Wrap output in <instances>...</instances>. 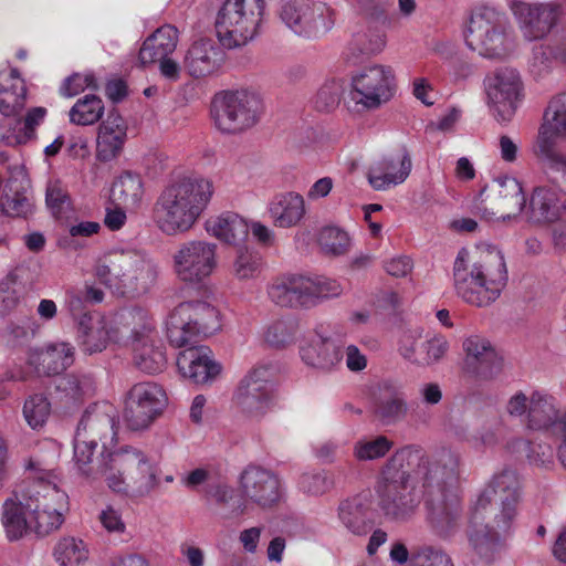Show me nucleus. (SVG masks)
I'll list each match as a JSON object with an SVG mask.
<instances>
[{
    "label": "nucleus",
    "mask_w": 566,
    "mask_h": 566,
    "mask_svg": "<svg viewBox=\"0 0 566 566\" xmlns=\"http://www.w3.org/2000/svg\"><path fill=\"white\" fill-rule=\"evenodd\" d=\"M96 453L95 440L75 436L73 461L86 482L102 478L111 492L130 500L147 497L159 486L158 465L144 450L125 446L101 460Z\"/></svg>",
    "instance_id": "1"
},
{
    "label": "nucleus",
    "mask_w": 566,
    "mask_h": 566,
    "mask_svg": "<svg viewBox=\"0 0 566 566\" xmlns=\"http://www.w3.org/2000/svg\"><path fill=\"white\" fill-rule=\"evenodd\" d=\"M214 193L213 181L196 174L175 176L161 190L154 207V220L167 234L190 230Z\"/></svg>",
    "instance_id": "2"
},
{
    "label": "nucleus",
    "mask_w": 566,
    "mask_h": 566,
    "mask_svg": "<svg viewBox=\"0 0 566 566\" xmlns=\"http://www.w3.org/2000/svg\"><path fill=\"white\" fill-rule=\"evenodd\" d=\"M506 282V264L499 251L478 247L458 253L453 263V286L467 304L491 305L500 297Z\"/></svg>",
    "instance_id": "3"
},
{
    "label": "nucleus",
    "mask_w": 566,
    "mask_h": 566,
    "mask_svg": "<svg viewBox=\"0 0 566 566\" xmlns=\"http://www.w3.org/2000/svg\"><path fill=\"white\" fill-rule=\"evenodd\" d=\"M517 476L513 471H503L494 476L490 489L479 497L470 523V541L479 553L484 546L505 535L515 517Z\"/></svg>",
    "instance_id": "4"
},
{
    "label": "nucleus",
    "mask_w": 566,
    "mask_h": 566,
    "mask_svg": "<svg viewBox=\"0 0 566 566\" xmlns=\"http://www.w3.org/2000/svg\"><path fill=\"white\" fill-rule=\"evenodd\" d=\"M95 275L115 294L139 297L156 284L157 265L149 259L125 251H114L95 268Z\"/></svg>",
    "instance_id": "5"
},
{
    "label": "nucleus",
    "mask_w": 566,
    "mask_h": 566,
    "mask_svg": "<svg viewBox=\"0 0 566 566\" xmlns=\"http://www.w3.org/2000/svg\"><path fill=\"white\" fill-rule=\"evenodd\" d=\"M397 90L394 67L371 63L352 74L344 106L350 114L374 112L389 104L395 98Z\"/></svg>",
    "instance_id": "6"
},
{
    "label": "nucleus",
    "mask_w": 566,
    "mask_h": 566,
    "mask_svg": "<svg viewBox=\"0 0 566 566\" xmlns=\"http://www.w3.org/2000/svg\"><path fill=\"white\" fill-rule=\"evenodd\" d=\"M221 326L219 308L203 300L180 303L166 323L168 339L176 347L186 346L196 335H211Z\"/></svg>",
    "instance_id": "7"
},
{
    "label": "nucleus",
    "mask_w": 566,
    "mask_h": 566,
    "mask_svg": "<svg viewBox=\"0 0 566 566\" xmlns=\"http://www.w3.org/2000/svg\"><path fill=\"white\" fill-rule=\"evenodd\" d=\"M263 9V0H226L216 18V31L220 42L232 49L253 40Z\"/></svg>",
    "instance_id": "8"
},
{
    "label": "nucleus",
    "mask_w": 566,
    "mask_h": 566,
    "mask_svg": "<svg viewBox=\"0 0 566 566\" xmlns=\"http://www.w3.org/2000/svg\"><path fill=\"white\" fill-rule=\"evenodd\" d=\"M465 42L480 55L497 59L512 50V39L505 18L492 8H481L470 18Z\"/></svg>",
    "instance_id": "9"
},
{
    "label": "nucleus",
    "mask_w": 566,
    "mask_h": 566,
    "mask_svg": "<svg viewBox=\"0 0 566 566\" xmlns=\"http://www.w3.org/2000/svg\"><path fill=\"white\" fill-rule=\"evenodd\" d=\"M262 109V99L256 93L235 91L214 99L212 115L220 132L239 134L258 123Z\"/></svg>",
    "instance_id": "10"
},
{
    "label": "nucleus",
    "mask_w": 566,
    "mask_h": 566,
    "mask_svg": "<svg viewBox=\"0 0 566 566\" xmlns=\"http://www.w3.org/2000/svg\"><path fill=\"white\" fill-rule=\"evenodd\" d=\"M385 482L379 490L380 505L385 514L392 518L409 516L419 504L415 488L406 469V457L396 453L385 469Z\"/></svg>",
    "instance_id": "11"
},
{
    "label": "nucleus",
    "mask_w": 566,
    "mask_h": 566,
    "mask_svg": "<svg viewBox=\"0 0 566 566\" xmlns=\"http://www.w3.org/2000/svg\"><path fill=\"white\" fill-rule=\"evenodd\" d=\"M32 533L45 537L61 530L70 511L66 492L52 483H31Z\"/></svg>",
    "instance_id": "12"
},
{
    "label": "nucleus",
    "mask_w": 566,
    "mask_h": 566,
    "mask_svg": "<svg viewBox=\"0 0 566 566\" xmlns=\"http://www.w3.org/2000/svg\"><path fill=\"white\" fill-rule=\"evenodd\" d=\"M486 102L497 120L510 122L524 99V83L520 72L501 66L484 81Z\"/></svg>",
    "instance_id": "13"
},
{
    "label": "nucleus",
    "mask_w": 566,
    "mask_h": 566,
    "mask_svg": "<svg viewBox=\"0 0 566 566\" xmlns=\"http://www.w3.org/2000/svg\"><path fill=\"white\" fill-rule=\"evenodd\" d=\"M266 366H255L239 382L234 392L237 408L247 417L259 419L275 407V394Z\"/></svg>",
    "instance_id": "14"
},
{
    "label": "nucleus",
    "mask_w": 566,
    "mask_h": 566,
    "mask_svg": "<svg viewBox=\"0 0 566 566\" xmlns=\"http://www.w3.org/2000/svg\"><path fill=\"white\" fill-rule=\"evenodd\" d=\"M167 396L163 387L153 381L135 384L125 401L124 418L129 429H147L164 411Z\"/></svg>",
    "instance_id": "15"
},
{
    "label": "nucleus",
    "mask_w": 566,
    "mask_h": 566,
    "mask_svg": "<svg viewBox=\"0 0 566 566\" xmlns=\"http://www.w3.org/2000/svg\"><path fill=\"white\" fill-rule=\"evenodd\" d=\"M526 198L521 184L514 178H503L484 188L479 198L478 210L490 220H510L520 216Z\"/></svg>",
    "instance_id": "16"
},
{
    "label": "nucleus",
    "mask_w": 566,
    "mask_h": 566,
    "mask_svg": "<svg viewBox=\"0 0 566 566\" xmlns=\"http://www.w3.org/2000/svg\"><path fill=\"white\" fill-rule=\"evenodd\" d=\"M281 18L295 33L306 38L321 36L335 23L334 11L324 3L305 0L289 1L282 7Z\"/></svg>",
    "instance_id": "17"
},
{
    "label": "nucleus",
    "mask_w": 566,
    "mask_h": 566,
    "mask_svg": "<svg viewBox=\"0 0 566 566\" xmlns=\"http://www.w3.org/2000/svg\"><path fill=\"white\" fill-rule=\"evenodd\" d=\"M217 264V245L207 241L187 242L174 255L175 272L184 282H201L213 273Z\"/></svg>",
    "instance_id": "18"
},
{
    "label": "nucleus",
    "mask_w": 566,
    "mask_h": 566,
    "mask_svg": "<svg viewBox=\"0 0 566 566\" xmlns=\"http://www.w3.org/2000/svg\"><path fill=\"white\" fill-rule=\"evenodd\" d=\"M238 491L245 504L270 507L283 495L280 478L265 468L248 465L238 478Z\"/></svg>",
    "instance_id": "19"
},
{
    "label": "nucleus",
    "mask_w": 566,
    "mask_h": 566,
    "mask_svg": "<svg viewBox=\"0 0 566 566\" xmlns=\"http://www.w3.org/2000/svg\"><path fill=\"white\" fill-rule=\"evenodd\" d=\"M32 486H15L2 501L0 524L8 541L15 542L32 533Z\"/></svg>",
    "instance_id": "20"
},
{
    "label": "nucleus",
    "mask_w": 566,
    "mask_h": 566,
    "mask_svg": "<svg viewBox=\"0 0 566 566\" xmlns=\"http://www.w3.org/2000/svg\"><path fill=\"white\" fill-rule=\"evenodd\" d=\"M398 350L409 363L427 367L438 364L447 356L449 342L441 334L412 328L401 334Z\"/></svg>",
    "instance_id": "21"
},
{
    "label": "nucleus",
    "mask_w": 566,
    "mask_h": 566,
    "mask_svg": "<svg viewBox=\"0 0 566 566\" xmlns=\"http://www.w3.org/2000/svg\"><path fill=\"white\" fill-rule=\"evenodd\" d=\"M462 348V369L467 375L491 378L499 373L501 359L489 339L480 335H470L464 338Z\"/></svg>",
    "instance_id": "22"
},
{
    "label": "nucleus",
    "mask_w": 566,
    "mask_h": 566,
    "mask_svg": "<svg viewBox=\"0 0 566 566\" xmlns=\"http://www.w3.org/2000/svg\"><path fill=\"white\" fill-rule=\"evenodd\" d=\"M128 126L122 115L109 112L97 127L95 138V158L101 163L117 159L127 142Z\"/></svg>",
    "instance_id": "23"
},
{
    "label": "nucleus",
    "mask_w": 566,
    "mask_h": 566,
    "mask_svg": "<svg viewBox=\"0 0 566 566\" xmlns=\"http://www.w3.org/2000/svg\"><path fill=\"white\" fill-rule=\"evenodd\" d=\"M27 88L15 69L0 71V132L6 130V123L21 125V113L25 107Z\"/></svg>",
    "instance_id": "24"
},
{
    "label": "nucleus",
    "mask_w": 566,
    "mask_h": 566,
    "mask_svg": "<svg viewBox=\"0 0 566 566\" xmlns=\"http://www.w3.org/2000/svg\"><path fill=\"white\" fill-rule=\"evenodd\" d=\"M512 10L520 20L525 36L531 40L544 38L556 24L560 14L559 7L552 3L531 4L515 1Z\"/></svg>",
    "instance_id": "25"
},
{
    "label": "nucleus",
    "mask_w": 566,
    "mask_h": 566,
    "mask_svg": "<svg viewBox=\"0 0 566 566\" xmlns=\"http://www.w3.org/2000/svg\"><path fill=\"white\" fill-rule=\"evenodd\" d=\"M177 367L182 377L198 385L211 382L221 371L206 346L187 347L178 354Z\"/></svg>",
    "instance_id": "26"
},
{
    "label": "nucleus",
    "mask_w": 566,
    "mask_h": 566,
    "mask_svg": "<svg viewBox=\"0 0 566 566\" xmlns=\"http://www.w3.org/2000/svg\"><path fill=\"white\" fill-rule=\"evenodd\" d=\"M81 346L85 353H101L119 339V331L113 319L103 315H85L80 322Z\"/></svg>",
    "instance_id": "27"
},
{
    "label": "nucleus",
    "mask_w": 566,
    "mask_h": 566,
    "mask_svg": "<svg viewBox=\"0 0 566 566\" xmlns=\"http://www.w3.org/2000/svg\"><path fill=\"white\" fill-rule=\"evenodd\" d=\"M30 180L22 166L10 170V177L2 187L1 210L11 217H25L32 212V203L28 197Z\"/></svg>",
    "instance_id": "28"
},
{
    "label": "nucleus",
    "mask_w": 566,
    "mask_h": 566,
    "mask_svg": "<svg viewBox=\"0 0 566 566\" xmlns=\"http://www.w3.org/2000/svg\"><path fill=\"white\" fill-rule=\"evenodd\" d=\"M411 171V160L407 154L382 157L368 169V181L376 190H386L402 184Z\"/></svg>",
    "instance_id": "29"
},
{
    "label": "nucleus",
    "mask_w": 566,
    "mask_h": 566,
    "mask_svg": "<svg viewBox=\"0 0 566 566\" xmlns=\"http://www.w3.org/2000/svg\"><path fill=\"white\" fill-rule=\"evenodd\" d=\"M314 280L304 276H290L274 283L269 295L271 300L282 307H312Z\"/></svg>",
    "instance_id": "30"
},
{
    "label": "nucleus",
    "mask_w": 566,
    "mask_h": 566,
    "mask_svg": "<svg viewBox=\"0 0 566 566\" xmlns=\"http://www.w3.org/2000/svg\"><path fill=\"white\" fill-rule=\"evenodd\" d=\"M222 61L219 48L211 40L201 39L187 49L182 66L191 77L200 78L217 72Z\"/></svg>",
    "instance_id": "31"
},
{
    "label": "nucleus",
    "mask_w": 566,
    "mask_h": 566,
    "mask_svg": "<svg viewBox=\"0 0 566 566\" xmlns=\"http://www.w3.org/2000/svg\"><path fill=\"white\" fill-rule=\"evenodd\" d=\"M273 224L281 229L298 227L305 220V198L296 191H285L272 198L268 207Z\"/></svg>",
    "instance_id": "32"
},
{
    "label": "nucleus",
    "mask_w": 566,
    "mask_h": 566,
    "mask_svg": "<svg viewBox=\"0 0 566 566\" xmlns=\"http://www.w3.org/2000/svg\"><path fill=\"white\" fill-rule=\"evenodd\" d=\"M564 422V416H558L554 400L543 394L534 392L530 398V408L526 417V428L533 431L552 430L559 438L558 424Z\"/></svg>",
    "instance_id": "33"
},
{
    "label": "nucleus",
    "mask_w": 566,
    "mask_h": 566,
    "mask_svg": "<svg viewBox=\"0 0 566 566\" xmlns=\"http://www.w3.org/2000/svg\"><path fill=\"white\" fill-rule=\"evenodd\" d=\"M73 348L66 343L32 348L28 354V363L39 374L55 375L63 371L71 363Z\"/></svg>",
    "instance_id": "34"
},
{
    "label": "nucleus",
    "mask_w": 566,
    "mask_h": 566,
    "mask_svg": "<svg viewBox=\"0 0 566 566\" xmlns=\"http://www.w3.org/2000/svg\"><path fill=\"white\" fill-rule=\"evenodd\" d=\"M566 139V92L554 96L539 126L535 144H557Z\"/></svg>",
    "instance_id": "35"
},
{
    "label": "nucleus",
    "mask_w": 566,
    "mask_h": 566,
    "mask_svg": "<svg viewBox=\"0 0 566 566\" xmlns=\"http://www.w3.org/2000/svg\"><path fill=\"white\" fill-rule=\"evenodd\" d=\"M206 230L212 237L230 245H240L248 239V222L234 212H223L206 221Z\"/></svg>",
    "instance_id": "36"
},
{
    "label": "nucleus",
    "mask_w": 566,
    "mask_h": 566,
    "mask_svg": "<svg viewBox=\"0 0 566 566\" xmlns=\"http://www.w3.org/2000/svg\"><path fill=\"white\" fill-rule=\"evenodd\" d=\"M179 41L178 30L169 24L158 28L143 43L138 60L143 66L157 62L158 59L169 56L177 48Z\"/></svg>",
    "instance_id": "37"
},
{
    "label": "nucleus",
    "mask_w": 566,
    "mask_h": 566,
    "mask_svg": "<svg viewBox=\"0 0 566 566\" xmlns=\"http://www.w3.org/2000/svg\"><path fill=\"white\" fill-rule=\"evenodd\" d=\"M114 434V408L109 405H95L83 416L76 437L95 440L97 443Z\"/></svg>",
    "instance_id": "38"
},
{
    "label": "nucleus",
    "mask_w": 566,
    "mask_h": 566,
    "mask_svg": "<svg viewBox=\"0 0 566 566\" xmlns=\"http://www.w3.org/2000/svg\"><path fill=\"white\" fill-rule=\"evenodd\" d=\"M303 361L314 368L331 370L342 360L336 344L322 336L312 337L301 350Z\"/></svg>",
    "instance_id": "39"
},
{
    "label": "nucleus",
    "mask_w": 566,
    "mask_h": 566,
    "mask_svg": "<svg viewBox=\"0 0 566 566\" xmlns=\"http://www.w3.org/2000/svg\"><path fill=\"white\" fill-rule=\"evenodd\" d=\"M557 144H535L534 154L548 181L566 193V155Z\"/></svg>",
    "instance_id": "40"
},
{
    "label": "nucleus",
    "mask_w": 566,
    "mask_h": 566,
    "mask_svg": "<svg viewBox=\"0 0 566 566\" xmlns=\"http://www.w3.org/2000/svg\"><path fill=\"white\" fill-rule=\"evenodd\" d=\"M566 201L546 187L537 188L531 198V219L534 222H554L565 214Z\"/></svg>",
    "instance_id": "41"
},
{
    "label": "nucleus",
    "mask_w": 566,
    "mask_h": 566,
    "mask_svg": "<svg viewBox=\"0 0 566 566\" xmlns=\"http://www.w3.org/2000/svg\"><path fill=\"white\" fill-rule=\"evenodd\" d=\"M46 115L44 107L30 108L24 117H21V125L6 123V130L0 132V140L8 146H18L28 143L34 137L35 128L42 123Z\"/></svg>",
    "instance_id": "42"
},
{
    "label": "nucleus",
    "mask_w": 566,
    "mask_h": 566,
    "mask_svg": "<svg viewBox=\"0 0 566 566\" xmlns=\"http://www.w3.org/2000/svg\"><path fill=\"white\" fill-rule=\"evenodd\" d=\"M376 403V415L385 422H392L402 418L407 412V405L399 397L397 389L389 382L379 384L373 391Z\"/></svg>",
    "instance_id": "43"
},
{
    "label": "nucleus",
    "mask_w": 566,
    "mask_h": 566,
    "mask_svg": "<svg viewBox=\"0 0 566 566\" xmlns=\"http://www.w3.org/2000/svg\"><path fill=\"white\" fill-rule=\"evenodd\" d=\"M53 555L60 566H82L90 559V548L78 537L63 536L56 542Z\"/></svg>",
    "instance_id": "44"
},
{
    "label": "nucleus",
    "mask_w": 566,
    "mask_h": 566,
    "mask_svg": "<svg viewBox=\"0 0 566 566\" xmlns=\"http://www.w3.org/2000/svg\"><path fill=\"white\" fill-rule=\"evenodd\" d=\"M105 107L101 97L88 94L76 101L69 112V119L72 124L90 126L97 123Z\"/></svg>",
    "instance_id": "45"
},
{
    "label": "nucleus",
    "mask_w": 566,
    "mask_h": 566,
    "mask_svg": "<svg viewBox=\"0 0 566 566\" xmlns=\"http://www.w3.org/2000/svg\"><path fill=\"white\" fill-rule=\"evenodd\" d=\"M134 353V364L142 371L156 374L164 370L166 366V355L157 342L148 344H136Z\"/></svg>",
    "instance_id": "46"
},
{
    "label": "nucleus",
    "mask_w": 566,
    "mask_h": 566,
    "mask_svg": "<svg viewBox=\"0 0 566 566\" xmlns=\"http://www.w3.org/2000/svg\"><path fill=\"white\" fill-rule=\"evenodd\" d=\"M114 200L126 208L136 207L144 196V185L139 176L125 174L114 184Z\"/></svg>",
    "instance_id": "47"
},
{
    "label": "nucleus",
    "mask_w": 566,
    "mask_h": 566,
    "mask_svg": "<svg viewBox=\"0 0 566 566\" xmlns=\"http://www.w3.org/2000/svg\"><path fill=\"white\" fill-rule=\"evenodd\" d=\"M459 459L453 453H444L441 459L428 470L426 481L429 485L447 486L458 480Z\"/></svg>",
    "instance_id": "48"
},
{
    "label": "nucleus",
    "mask_w": 566,
    "mask_h": 566,
    "mask_svg": "<svg viewBox=\"0 0 566 566\" xmlns=\"http://www.w3.org/2000/svg\"><path fill=\"white\" fill-rule=\"evenodd\" d=\"M317 242L325 254L337 256L349 250L352 239L345 230L328 226L319 231Z\"/></svg>",
    "instance_id": "49"
},
{
    "label": "nucleus",
    "mask_w": 566,
    "mask_h": 566,
    "mask_svg": "<svg viewBox=\"0 0 566 566\" xmlns=\"http://www.w3.org/2000/svg\"><path fill=\"white\" fill-rule=\"evenodd\" d=\"M125 324L130 329L132 349L139 343L156 342L154 325L144 312H130L125 318Z\"/></svg>",
    "instance_id": "50"
},
{
    "label": "nucleus",
    "mask_w": 566,
    "mask_h": 566,
    "mask_svg": "<svg viewBox=\"0 0 566 566\" xmlns=\"http://www.w3.org/2000/svg\"><path fill=\"white\" fill-rule=\"evenodd\" d=\"M345 86L342 78L326 80L316 91L314 105L321 112L334 111L342 101Z\"/></svg>",
    "instance_id": "51"
},
{
    "label": "nucleus",
    "mask_w": 566,
    "mask_h": 566,
    "mask_svg": "<svg viewBox=\"0 0 566 566\" xmlns=\"http://www.w3.org/2000/svg\"><path fill=\"white\" fill-rule=\"evenodd\" d=\"M298 332V323L293 318H281L270 323L263 332L264 340L275 347L291 343Z\"/></svg>",
    "instance_id": "52"
},
{
    "label": "nucleus",
    "mask_w": 566,
    "mask_h": 566,
    "mask_svg": "<svg viewBox=\"0 0 566 566\" xmlns=\"http://www.w3.org/2000/svg\"><path fill=\"white\" fill-rule=\"evenodd\" d=\"M51 415V403L43 395H34L23 405V417L32 429L42 428Z\"/></svg>",
    "instance_id": "53"
},
{
    "label": "nucleus",
    "mask_w": 566,
    "mask_h": 566,
    "mask_svg": "<svg viewBox=\"0 0 566 566\" xmlns=\"http://www.w3.org/2000/svg\"><path fill=\"white\" fill-rule=\"evenodd\" d=\"M262 265L260 259L249 252L241 251L233 261L232 273L239 281H251L260 276Z\"/></svg>",
    "instance_id": "54"
},
{
    "label": "nucleus",
    "mask_w": 566,
    "mask_h": 566,
    "mask_svg": "<svg viewBox=\"0 0 566 566\" xmlns=\"http://www.w3.org/2000/svg\"><path fill=\"white\" fill-rule=\"evenodd\" d=\"M96 87L97 80L92 73H74L63 81L60 86V94L71 98L86 90H95Z\"/></svg>",
    "instance_id": "55"
},
{
    "label": "nucleus",
    "mask_w": 566,
    "mask_h": 566,
    "mask_svg": "<svg viewBox=\"0 0 566 566\" xmlns=\"http://www.w3.org/2000/svg\"><path fill=\"white\" fill-rule=\"evenodd\" d=\"M391 448V442L385 437L370 441H359L355 444L354 454L360 461H371L384 457Z\"/></svg>",
    "instance_id": "56"
},
{
    "label": "nucleus",
    "mask_w": 566,
    "mask_h": 566,
    "mask_svg": "<svg viewBox=\"0 0 566 566\" xmlns=\"http://www.w3.org/2000/svg\"><path fill=\"white\" fill-rule=\"evenodd\" d=\"M332 485V481L321 472L303 473L298 481L300 489L310 495L324 494Z\"/></svg>",
    "instance_id": "57"
},
{
    "label": "nucleus",
    "mask_w": 566,
    "mask_h": 566,
    "mask_svg": "<svg viewBox=\"0 0 566 566\" xmlns=\"http://www.w3.org/2000/svg\"><path fill=\"white\" fill-rule=\"evenodd\" d=\"M45 201L49 209L56 216L70 205V198L66 190L56 181L51 182L48 186Z\"/></svg>",
    "instance_id": "58"
},
{
    "label": "nucleus",
    "mask_w": 566,
    "mask_h": 566,
    "mask_svg": "<svg viewBox=\"0 0 566 566\" xmlns=\"http://www.w3.org/2000/svg\"><path fill=\"white\" fill-rule=\"evenodd\" d=\"M342 293H343L342 285L334 280L314 281V286H313L314 305H316L322 300L337 297Z\"/></svg>",
    "instance_id": "59"
},
{
    "label": "nucleus",
    "mask_w": 566,
    "mask_h": 566,
    "mask_svg": "<svg viewBox=\"0 0 566 566\" xmlns=\"http://www.w3.org/2000/svg\"><path fill=\"white\" fill-rule=\"evenodd\" d=\"M418 558L420 566H452L448 555L431 547L423 548L419 553Z\"/></svg>",
    "instance_id": "60"
},
{
    "label": "nucleus",
    "mask_w": 566,
    "mask_h": 566,
    "mask_svg": "<svg viewBox=\"0 0 566 566\" xmlns=\"http://www.w3.org/2000/svg\"><path fill=\"white\" fill-rule=\"evenodd\" d=\"M19 303L18 292L8 283H0V316L6 315Z\"/></svg>",
    "instance_id": "61"
},
{
    "label": "nucleus",
    "mask_w": 566,
    "mask_h": 566,
    "mask_svg": "<svg viewBox=\"0 0 566 566\" xmlns=\"http://www.w3.org/2000/svg\"><path fill=\"white\" fill-rule=\"evenodd\" d=\"M334 188V180L331 177L317 179L307 190L306 198L310 201H317L326 198Z\"/></svg>",
    "instance_id": "62"
},
{
    "label": "nucleus",
    "mask_w": 566,
    "mask_h": 566,
    "mask_svg": "<svg viewBox=\"0 0 566 566\" xmlns=\"http://www.w3.org/2000/svg\"><path fill=\"white\" fill-rule=\"evenodd\" d=\"M412 262L407 256H395L385 264L386 272L396 277H403L411 272Z\"/></svg>",
    "instance_id": "63"
},
{
    "label": "nucleus",
    "mask_w": 566,
    "mask_h": 566,
    "mask_svg": "<svg viewBox=\"0 0 566 566\" xmlns=\"http://www.w3.org/2000/svg\"><path fill=\"white\" fill-rule=\"evenodd\" d=\"M346 367L354 373L361 371L367 366L366 356L355 345H349L345 350Z\"/></svg>",
    "instance_id": "64"
}]
</instances>
